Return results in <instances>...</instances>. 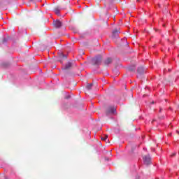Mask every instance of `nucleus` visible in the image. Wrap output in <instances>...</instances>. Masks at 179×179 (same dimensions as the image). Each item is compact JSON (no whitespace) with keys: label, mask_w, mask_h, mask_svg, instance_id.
I'll use <instances>...</instances> for the list:
<instances>
[{"label":"nucleus","mask_w":179,"mask_h":179,"mask_svg":"<svg viewBox=\"0 0 179 179\" xmlns=\"http://www.w3.org/2000/svg\"><path fill=\"white\" fill-rule=\"evenodd\" d=\"M137 2H139V0H137Z\"/></svg>","instance_id":"nucleus-19"},{"label":"nucleus","mask_w":179,"mask_h":179,"mask_svg":"<svg viewBox=\"0 0 179 179\" xmlns=\"http://www.w3.org/2000/svg\"><path fill=\"white\" fill-rule=\"evenodd\" d=\"M64 57V53H59V62L62 63V59Z\"/></svg>","instance_id":"nucleus-10"},{"label":"nucleus","mask_w":179,"mask_h":179,"mask_svg":"<svg viewBox=\"0 0 179 179\" xmlns=\"http://www.w3.org/2000/svg\"><path fill=\"white\" fill-rule=\"evenodd\" d=\"M55 13L59 16V12H61V6H57L54 8Z\"/></svg>","instance_id":"nucleus-6"},{"label":"nucleus","mask_w":179,"mask_h":179,"mask_svg":"<svg viewBox=\"0 0 179 179\" xmlns=\"http://www.w3.org/2000/svg\"><path fill=\"white\" fill-rule=\"evenodd\" d=\"M172 156H176V154H173Z\"/></svg>","instance_id":"nucleus-17"},{"label":"nucleus","mask_w":179,"mask_h":179,"mask_svg":"<svg viewBox=\"0 0 179 179\" xmlns=\"http://www.w3.org/2000/svg\"><path fill=\"white\" fill-rule=\"evenodd\" d=\"M117 111V109L114 106H108L106 108V115H110V114H114Z\"/></svg>","instance_id":"nucleus-3"},{"label":"nucleus","mask_w":179,"mask_h":179,"mask_svg":"<svg viewBox=\"0 0 179 179\" xmlns=\"http://www.w3.org/2000/svg\"><path fill=\"white\" fill-rule=\"evenodd\" d=\"M129 71L134 72V71H135V66L129 67Z\"/></svg>","instance_id":"nucleus-12"},{"label":"nucleus","mask_w":179,"mask_h":179,"mask_svg":"<svg viewBox=\"0 0 179 179\" xmlns=\"http://www.w3.org/2000/svg\"><path fill=\"white\" fill-rule=\"evenodd\" d=\"M6 41H8V38H3V43H6Z\"/></svg>","instance_id":"nucleus-15"},{"label":"nucleus","mask_w":179,"mask_h":179,"mask_svg":"<svg viewBox=\"0 0 179 179\" xmlns=\"http://www.w3.org/2000/svg\"><path fill=\"white\" fill-rule=\"evenodd\" d=\"M111 62H112V59H111V58L109 57L103 62V65H104V66H108V65H110V64H111Z\"/></svg>","instance_id":"nucleus-5"},{"label":"nucleus","mask_w":179,"mask_h":179,"mask_svg":"<svg viewBox=\"0 0 179 179\" xmlns=\"http://www.w3.org/2000/svg\"><path fill=\"white\" fill-rule=\"evenodd\" d=\"M160 113H162V108L159 109Z\"/></svg>","instance_id":"nucleus-16"},{"label":"nucleus","mask_w":179,"mask_h":179,"mask_svg":"<svg viewBox=\"0 0 179 179\" xmlns=\"http://www.w3.org/2000/svg\"><path fill=\"white\" fill-rule=\"evenodd\" d=\"M138 73H140V75H142L143 73H145V69H143V66L138 67L137 70Z\"/></svg>","instance_id":"nucleus-7"},{"label":"nucleus","mask_w":179,"mask_h":179,"mask_svg":"<svg viewBox=\"0 0 179 179\" xmlns=\"http://www.w3.org/2000/svg\"><path fill=\"white\" fill-rule=\"evenodd\" d=\"M72 68V63L68 62L64 69H71Z\"/></svg>","instance_id":"nucleus-9"},{"label":"nucleus","mask_w":179,"mask_h":179,"mask_svg":"<svg viewBox=\"0 0 179 179\" xmlns=\"http://www.w3.org/2000/svg\"><path fill=\"white\" fill-rule=\"evenodd\" d=\"M143 161L144 164L146 166H149V164H152V158L150 157V155H145L143 157Z\"/></svg>","instance_id":"nucleus-2"},{"label":"nucleus","mask_w":179,"mask_h":179,"mask_svg":"<svg viewBox=\"0 0 179 179\" xmlns=\"http://www.w3.org/2000/svg\"><path fill=\"white\" fill-rule=\"evenodd\" d=\"M66 58H68V57L66 55H63L62 61H64V59H66Z\"/></svg>","instance_id":"nucleus-14"},{"label":"nucleus","mask_w":179,"mask_h":179,"mask_svg":"<svg viewBox=\"0 0 179 179\" xmlns=\"http://www.w3.org/2000/svg\"><path fill=\"white\" fill-rule=\"evenodd\" d=\"M154 103H155V102H154V101H152V104H153Z\"/></svg>","instance_id":"nucleus-18"},{"label":"nucleus","mask_w":179,"mask_h":179,"mask_svg":"<svg viewBox=\"0 0 179 179\" xmlns=\"http://www.w3.org/2000/svg\"><path fill=\"white\" fill-rule=\"evenodd\" d=\"M107 138H108V135H105L104 137H101V141H106Z\"/></svg>","instance_id":"nucleus-13"},{"label":"nucleus","mask_w":179,"mask_h":179,"mask_svg":"<svg viewBox=\"0 0 179 179\" xmlns=\"http://www.w3.org/2000/svg\"><path fill=\"white\" fill-rule=\"evenodd\" d=\"M119 33H120V29H115L113 31V37L115 38V37H117V36H118Z\"/></svg>","instance_id":"nucleus-8"},{"label":"nucleus","mask_w":179,"mask_h":179,"mask_svg":"<svg viewBox=\"0 0 179 179\" xmlns=\"http://www.w3.org/2000/svg\"><path fill=\"white\" fill-rule=\"evenodd\" d=\"M101 61H103V57H101V55H98L92 59V63L93 65H100Z\"/></svg>","instance_id":"nucleus-1"},{"label":"nucleus","mask_w":179,"mask_h":179,"mask_svg":"<svg viewBox=\"0 0 179 179\" xmlns=\"http://www.w3.org/2000/svg\"><path fill=\"white\" fill-rule=\"evenodd\" d=\"M53 24L56 29H59L62 26V22L56 20L53 22Z\"/></svg>","instance_id":"nucleus-4"},{"label":"nucleus","mask_w":179,"mask_h":179,"mask_svg":"<svg viewBox=\"0 0 179 179\" xmlns=\"http://www.w3.org/2000/svg\"><path fill=\"white\" fill-rule=\"evenodd\" d=\"M29 1H33V0H29Z\"/></svg>","instance_id":"nucleus-20"},{"label":"nucleus","mask_w":179,"mask_h":179,"mask_svg":"<svg viewBox=\"0 0 179 179\" xmlns=\"http://www.w3.org/2000/svg\"><path fill=\"white\" fill-rule=\"evenodd\" d=\"M93 86H94V84H93V83L88 84L87 85V89L88 90H92V87H93Z\"/></svg>","instance_id":"nucleus-11"}]
</instances>
